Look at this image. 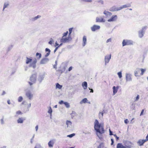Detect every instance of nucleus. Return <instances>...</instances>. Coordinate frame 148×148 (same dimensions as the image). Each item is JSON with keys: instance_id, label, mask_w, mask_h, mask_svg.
Wrapping results in <instances>:
<instances>
[{"instance_id": "1", "label": "nucleus", "mask_w": 148, "mask_h": 148, "mask_svg": "<svg viewBox=\"0 0 148 148\" xmlns=\"http://www.w3.org/2000/svg\"><path fill=\"white\" fill-rule=\"evenodd\" d=\"M94 128L97 132V135L98 137L101 139L102 138V134L104 133L103 128V124L102 123H99L98 121L96 119L94 122Z\"/></svg>"}, {"instance_id": "2", "label": "nucleus", "mask_w": 148, "mask_h": 148, "mask_svg": "<svg viewBox=\"0 0 148 148\" xmlns=\"http://www.w3.org/2000/svg\"><path fill=\"white\" fill-rule=\"evenodd\" d=\"M32 59L29 58L27 57V60L26 61V63L28 64L29 63L31 62L30 66H32L34 68L36 67V64L37 62V59H35L34 60L32 61Z\"/></svg>"}, {"instance_id": "3", "label": "nucleus", "mask_w": 148, "mask_h": 148, "mask_svg": "<svg viewBox=\"0 0 148 148\" xmlns=\"http://www.w3.org/2000/svg\"><path fill=\"white\" fill-rule=\"evenodd\" d=\"M71 40L72 38L71 36L68 35V36L67 37H66L64 38H62L60 40V41L62 43H66L69 42Z\"/></svg>"}, {"instance_id": "4", "label": "nucleus", "mask_w": 148, "mask_h": 148, "mask_svg": "<svg viewBox=\"0 0 148 148\" xmlns=\"http://www.w3.org/2000/svg\"><path fill=\"white\" fill-rule=\"evenodd\" d=\"M147 26H145L143 27L141 30L138 32L139 36L140 38H141L143 36L145 30Z\"/></svg>"}, {"instance_id": "5", "label": "nucleus", "mask_w": 148, "mask_h": 148, "mask_svg": "<svg viewBox=\"0 0 148 148\" xmlns=\"http://www.w3.org/2000/svg\"><path fill=\"white\" fill-rule=\"evenodd\" d=\"M36 75L35 74L32 75L30 78V80L32 82H29V83L30 86L32 85L34 83H35L36 81Z\"/></svg>"}, {"instance_id": "6", "label": "nucleus", "mask_w": 148, "mask_h": 148, "mask_svg": "<svg viewBox=\"0 0 148 148\" xmlns=\"http://www.w3.org/2000/svg\"><path fill=\"white\" fill-rule=\"evenodd\" d=\"M125 76L126 82L131 81H132V75L131 74L126 73Z\"/></svg>"}, {"instance_id": "7", "label": "nucleus", "mask_w": 148, "mask_h": 148, "mask_svg": "<svg viewBox=\"0 0 148 148\" xmlns=\"http://www.w3.org/2000/svg\"><path fill=\"white\" fill-rule=\"evenodd\" d=\"M111 58V55H106L105 57V64L106 65L107 63H108L110 59Z\"/></svg>"}, {"instance_id": "8", "label": "nucleus", "mask_w": 148, "mask_h": 148, "mask_svg": "<svg viewBox=\"0 0 148 148\" xmlns=\"http://www.w3.org/2000/svg\"><path fill=\"white\" fill-rule=\"evenodd\" d=\"M126 148H131L132 143L128 141H125L124 144Z\"/></svg>"}, {"instance_id": "9", "label": "nucleus", "mask_w": 148, "mask_h": 148, "mask_svg": "<svg viewBox=\"0 0 148 148\" xmlns=\"http://www.w3.org/2000/svg\"><path fill=\"white\" fill-rule=\"evenodd\" d=\"M117 18V16L116 15H113L110 19L108 20V21L109 22L115 21Z\"/></svg>"}, {"instance_id": "10", "label": "nucleus", "mask_w": 148, "mask_h": 148, "mask_svg": "<svg viewBox=\"0 0 148 148\" xmlns=\"http://www.w3.org/2000/svg\"><path fill=\"white\" fill-rule=\"evenodd\" d=\"M100 28V26L96 25H94L91 27V30L93 32H95L96 30L99 29Z\"/></svg>"}, {"instance_id": "11", "label": "nucleus", "mask_w": 148, "mask_h": 148, "mask_svg": "<svg viewBox=\"0 0 148 148\" xmlns=\"http://www.w3.org/2000/svg\"><path fill=\"white\" fill-rule=\"evenodd\" d=\"M96 20L97 22H105V20L102 17H97Z\"/></svg>"}, {"instance_id": "12", "label": "nucleus", "mask_w": 148, "mask_h": 148, "mask_svg": "<svg viewBox=\"0 0 148 148\" xmlns=\"http://www.w3.org/2000/svg\"><path fill=\"white\" fill-rule=\"evenodd\" d=\"M132 44L131 41L129 40H123L122 42L123 46H124Z\"/></svg>"}, {"instance_id": "13", "label": "nucleus", "mask_w": 148, "mask_h": 148, "mask_svg": "<svg viewBox=\"0 0 148 148\" xmlns=\"http://www.w3.org/2000/svg\"><path fill=\"white\" fill-rule=\"evenodd\" d=\"M120 10L119 7H116L115 6H113L111 7L109 9V10L112 12H114Z\"/></svg>"}, {"instance_id": "14", "label": "nucleus", "mask_w": 148, "mask_h": 148, "mask_svg": "<svg viewBox=\"0 0 148 148\" xmlns=\"http://www.w3.org/2000/svg\"><path fill=\"white\" fill-rule=\"evenodd\" d=\"M26 95L29 99H31L33 97V95L30 92H27L26 93Z\"/></svg>"}, {"instance_id": "15", "label": "nucleus", "mask_w": 148, "mask_h": 148, "mask_svg": "<svg viewBox=\"0 0 148 148\" xmlns=\"http://www.w3.org/2000/svg\"><path fill=\"white\" fill-rule=\"evenodd\" d=\"M145 141L144 140H139L137 142V143L138 144V145L140 146H141L143 145L144 143H145Z\"/></svg>"}, {"instance_id": "16", "label": "nucleus", "mask_w": 148, "mask_h": 148, "mask_svg": "<svg viewBox=\"0 0 148 148\" xmlns=\"http://www.w3.org/2000/svg\"><path fill=\"white\" fill-rule=\"evenodd\" d=\"M54 143V140H50L48 143V145L49 147L52 148L53 147V145Z\"/></svg>"}, {"instance_id": "17", "label": "nucleus", "mask_w": 148, "mask_h": 148, "mask_svg": "<svg viewBox=\"0 0 148 148\" xmlns=\"http://www.w3.org/2000/svg\"><path fill=\"white\" fill-rule=\"evenodd\" d=\"M130 6L131 5L130 3H128L126 5H122V6L119 7L120 10L122 9L123 8L130 7Z\"/></svg>"}, {"instance_id": "18", "label": "nucleus", "mask_w": 148, "mask_h": 148, "mask_svg": "<svg viewBox=\"0 0 148 148\" xmlns=\"http://www.w3.org/2000/svg\"><path fill=\"white\" fill-rule=\"evenodd\" d=\"M118 87L117 86L116 87H116L115 86H114L113 87L112 89H113V95H115V94L117 92V90H118Z\"/></svg>"}, {"instance_id": "19", "label": "nucleus", "mask_w": 148, "mask_h": 148, "mask_svg": "<svg viewBox=\"0 0 148 148\" xmlns=\"http://www.w3.org/2000/svg\"><path fill=\"white\" fill-rule=\"evenodd\" d=\"M82 87H83L84 89L85 90L87 88V83L86 82H84L82 83Z\"/></svg>"}, {"instance_id": "20", "label": "nucleus", "mask_w": 148, "mask_h": 148, "mask_svg": "<svg viewBox=\"0 0 148 148\" xmlns=\"http://www.w3.org/2000/svg\"><path fill=\"white\" fill-rule=\"evenodd\" d=\"M104 111L103 110L102 112H99V119H102L103 116Z\"/></svg>"}, {"instance_id": "21", "label": "nucleus", "mask_w": 148, "mask_h": 148, "mask_svg": "<svg viewBox=\"0 0 148 148\" xmlns=\"http://www.w3.org/2000/svg\"><path fill=\"white\" fill-rule=\"evenodd\" d=\"M25 119H23L22 118H19L17 121V123H23L24 120H25Z\"/></svg>"}, {"instance_id": "22", "label": "nucleus", "mask_w": 148, "mask_h": 148, "mask_svg": "<svg viewBox=\"0 0 148 148\" xmlns=\"http://www.w3.org/2000/svg\"><path fill=\"white\" fill-rule=\"evenodd\" d=\"M88 100L87 98H85L83 99L80 102V104H82L83 103H87Z\"/></svg>"}, {"instance_id": "23", "label": "nucleus", "mask_w": 148, "mask_h": 148, "mask_svg": "<svg viewBox=\"0 0 148 148\" xmlns=\"http://www.w3.org/2000/svg\"><path fill=\"white\" fill-rule=\"evenodd\" d=\"M83 46H84L86 45V37L85 36H84L83 38Z\"/></svg>"}, {"instance_id": "24", "label": "nucleus", "mask_w": 148, "mask_h": 148, "mask_svg": "<svg viewBox=\"0 0 148 148\" xmlns=\"http://www.w3.org/2000/svg\"><path fill=\"white\" fill-rule=\"evenodd\" d=\"M103 14L106 15L107 16H110L112 15V14L111 12L106 11H104V12H103Z\"/></svg>"}, {"instance_id": "25", "label": "nucleus", "mask_w": 148, "mask_h": 148, "mask_svg": "<svg viewBox=\"0 0 148 148\" xmlns=\"http://www.w3.org/2000/svg\"><path fill=\"white\" fill-rule=\"evenodd\" d=\"M140 69H137L134 72V74L135 76H138V73L140 72Z\"/></svg>"}, {"instance_id": "26", "label": "nucleus", "mask_w": 148, "mask_h": 148, "mask_svg": "<svg viewBox=\"0 0 148 148\" xmlns=\"http://www.w3.org/2000/svg\"><path fill=\"white\" fill-rule=\"evenodd\" d=\"M62 87V86L61 85H60L58 83H57L56 84V88H58L59 89H61Z\"/></svg>"}, {"instance_id": "27", "label": "nucleus", "mask_w": 148, "mask_h": 148, "mask_svg": "<svg viewBox=\"0 0 148 148\" xmlns=\"http://www.w3.org/2000/svg\"><path fill=\"white\" fill-rule=\"evenodd\" d=\"M52 112V110L51 107H50L49 108V110L48 112L50 114V118H51V116H52L51 113Z\"/></svg>"}, {"instance_id": "28", "label": "nucleus", "mask_w": 148, "mask_h": 148, "mask_svg": "<svg viewBox=\"0 0 148 148\" xmlns=\"http://www.w3.org/2000/svg\"><path fill=\"white\" fill-rule=\"evenodd\" d=\"M66 125H67V127H70V126L71 125V122L70 121H66Z\"/></svg>"}, {"instance_id": "29", "label": "nucleus", "mask_w": 148, "mask_h": 148, "mask_svg": "<svg viewBox=\"0 0 148 148\" xmlns=\"http://www.w3.org/2000/svg\"><path fill=\"white\" fill-rule=\"evenodd\" d=\"M139 99V96L138 95H137L136 97L134 99V101H138Z\"/></svg>"}, {"instance_id": "30", "label": "nucleus", "mask_w": 148, "mask_h": 148, "mask_svg": "<svg viewBox=\"0 0 148 148\" xmlns=\"http://www.w3.org/2000/svg\"><path fill=\"white\" fill-rule=\"evenodd\" d=\"M64 104L65 105L66 108H70V105L69 103L66 102H65L64 103Z\"/></svg>"}, {"instance_id": "31", "label": "nucleus", "mask_w": 148, "mask_h": 148, "mask_svg": "<svg viewBox=\"0 0 148 148\" xmlns=\"http://www.w3.org/2000/svg\"><path fill=\"white\" fill-rule=\"evenodd\" d=\"M36 56L37 57V59H39L41 57V54L40 53H36Z\"/></svg>"}, {"instance_id": "32", "label": "nucleus", "mask_w": 148, "mask_h": 148, "mask_svg": "<svg viewBox=\"0 0 148 148\" xmlns=\"http://www.w3.org/2000/svg\"><path fill=\"white\" fill-rule=\"evenodd\" d=\"M135 103H134V101L132 102L131 103V107L132 108L134 109L135 107Z\"/></svg>"}, {"instance_id": "33", "label": "nucleus", "mask_w": 148, "mask_h": 148, "mask_svg": "<svg viewBox=\"0 0 148 148\" xmlns=\"http://www.w3.org/2000/svg\"><path fill=\"white\" fill-rule=\"evenodd\" d=\"M54 41L53 39L52 38H51L50 40V41L48 43L50 45H52V43L54 42Z\"/></svg>"}, {"instance_id": "34", "label": "nucleus", "mask_w": 148, "mask_h": 148, "mask_svg": "<svg viewBox=\"0 0 148 148\" xmlns=\"http://www.w3.org/2000/svg\"><path fill=\"white\" fill-rule=\"evenodd\" d=\"M117 74L118 75L119 77L121 78L122 77V73L121 71H120Z\"/></svg>"}, {"instance_id": "35", "label": "nucleus", "mask_w": 148, "mask_h": 148, "mask_svg": "<svg viewBox=\"0 0 148 148\" xmlns=\"http://www.w3.org/2000/svg\"><path fill=\"white\" fill-rule=\"evenodd\" d=\"M68 33V31H67L66 32L64 33L63 34V36L62 37V38H64V37H66L67 36Z\"/></svg>"}, {"instance_id": "36", "label": "nucleus", "mask_w": 148, "mask_h": 148, "mask_svg": "<svg viewBox=\"0 0 148 148\" xmlns=\"http://www.w3.org/2000/svg\"><path fill=\"white\" fill-rule=\"evenodd\" d=\"M23 100V97L22 96H20L18 98V101L19 102H21Z\"/></svg>"}, {"instance_id": "37", "label": "nucleus", "mask_w": 148, "mask_h": 148, "mask_svg": "<svg viewBox=\"0 0 148 148\" xmlns=\"http://www.w3.org/2000/svg\"><path fill=\"white\" fill-rule=\"evenodd\" d=\"M75 135V133H73L67 136L70 138H72Z\"/></svg>"}, {"instance_id": "38", "label": "nucleus", "mask_w": 148, "mask_h": 148, "mask_svg": "<svg viewBox=\"0 0 148 148\" xmlns=\"http://www.w3.org/2000/svg\"><path fill=\"white\" fill-rule=\"evenodd\" d=\"M72 29H73V28H70L69 29V35H69V36H71V33H72Z\"/></svg>"}, {"instance_id": "39", "label": "nucleus", "mask_w": 148, "mask_h": 148, "mask_svg": "<svg viewBox=\"0 0 148 148\" xmlns=\"http://www.w3.org/2000/svg\"><path fill=\"white\" fill-rule=\"evenodd\" d=\"M50 51V50L49 49L47 48V52H48V53H47V57L49 55Z\"/></svg>"}, {"instance_id": "40", "label": "nucleus", "mask_w": 148, "mask_h": 148, "mask_svg": "<svg viewBox=\"0 0 148 148\" xmlns=\"http://www.w3.org/2000/svg\"><path fill=\"white\" fill-rule=\"evenodd\" d=\"M140 70H141V75H143L144 72L146 70L145 69H140Z\"/></svg>"}, {"instance_id": "41", "label": "nucleus", "mask_w": 148, "mask_h": 148, "mask_svg": "<svg viewBox=\"0 0 148 148\" xmlns=\"http://www.w3.org/2000/svg\"><path fill=\"white\" fill-rule=\"evenodd\" d=\"M46 61V60L45 59H42L41 62H40V63L41 64H43L44 63H45Z\"/></svg>"}, {"instance_id": "42", "label": "nucleus", "mask_w": 148, "mask_h": 148, "mask_svg": "<svg viewBox=\"0 0 148 148\" xmlns=\"http://www.w3.org/2000/svg\"><path fill=\"white\" fill-rule=\"evenodd\" d=\"M81 1H84L86 2H91L92 1V0H80Z\"/></svg>"}, {"instance_id": "43", "label": "nucleus", "mask_w": 148, "mask_h": 148, "mask_svg": "<svg viewBox=\"0 0 148 148\" xmlns=\"http://www.w3.org/2000/svg\"><path fill=\"white\" fill-rule=\"evenodd\" d=\"M76 114L73 111L71 113V116L72 117H74L75 116H76Z\"/></svg>"}, {"instance_id": "44", "label": "nucleus", "mask_w": 148, "mask_h": 148, "mask_svg": "<svg viewBox=\"0 0 148 148\" xmlns=\"http://www.w3.org/2000/svg\"><path fill=\"white\" fill-rule=\"evenodd\" d=\"M83 133L84 134H90V133L89 132H87L86 131H83Z\"/></svg>"}, {"instance_id": "45", "label": "nucleus", "mask_w": 148, "mask_h": 148, "mask_svg": "<svg viewBox=\"0 0 148 148\" xmlns=\"http://www.w3.org/2000/svg\"><path fill=\"white\" fill-rule=\"evenodd\" d=\"M41 147L40 145H36L34 148H41Z\"/></svg>"}, {"instance_id": "46", "label": "nucleus", "mask_w": 148, "mask_h": 148, "mask_svg": "<svg viewBox=\"0 0 148 148\" xmlns=\"http://www.w3.org/2000/svg\"><path fill=\"white\" fill-rule=\"evenodd\" d=\"M112 40V39L111 38H109L106 40V42L107 43L109 42H111Z\"/></svg>"}, {"instance_id": "47", "label": "nucleus", "mask_w": 148, "mask_h": 148, "mask_svg": "<svg viewBox=\"0 0 148 148\" xmlns=\"http://www.w3.org/2000/svg\"><path fill=\"white\" fill-rule=\"evenodd\" d=\"M16 113L17 114H22L21 112L20 111H18L16 112Z\"/></svg>"}, {"instance_id": "48", "label": "nucleus", "mask_w": 148, "mask_h": 148, "mask_svg": "<svg viewBox=\"0 0 148 148\" xmlns=\"http://www.w3.org/2000/svg\"><path fill=\"white\" fill-rule=\"evenodd\" d=\"M40 17V16H39V15H38L37 16L35 17L34 18V20H36L38 18H39V17Z\"/></svg>"}, {"instance_id": "49", "label": "nucleus", "mask_w": 148, "mask_h": 148, "mask_svg": "<svg viewBox=\"0 0 148 148\" xmlns=\"http://www.w3.org/2000/svg\"><path fill=\"white\" fill-rule=\"evenodd\" d=\"M8 4H5L3 6V10H4V9L6 8L8 6Z\"/></svg>"}, {"instance_id": "50", "label": "nucleus", "mask_w": 148, "mask_h": 148, "mask_svg": "<svg viewBox=\"0 0 148 148\" xmlns=\"http://www.w3.org/2000/svg\"><path fill=\"white\" fill-rule=\"evenodd\" d=\"M144 112V110H142L141 112V113L140 114V116H141L142 115H143V112Z\"/></svg>"}, {"instance_id": "51", "label": "nucleus", "mask_w": 148, "mask_h": 148, "mask_svg": "<svg viewBox=\"0 0 148 148\" xmlns=\"http://www.w3.org/2000/svg\"><path fill=\"white\" fill-rule=\"evenodd\" d=\"M98 2L100 3L101 4H103V1L102 0H100L98 1Z\"/></svg>"}, {"instance_id": "52", "label": "nucleus", "mask_w": 148, "mask_h": 148, "mask_svg": "<svg viewBox=\"0 0 148 148\" xmlns=\"http://www.w3.org/2000/svg\"><path fill=\"white\" fill-rule=\"evenodd\" d=\"M128 121L127 119H126L124 120V122L126 124H127L128 123Z\"/></svg>"}, {"instance_id": "53", "label": "nucleus", "mask_w": 148, "mask_h": 148, "mask_svg": "<svg viewBox=\"0 0 148 148\" xmlns=\"http://www.w3.org/2000/svg\"><path fill=\"white\" fill-rule=\"evenodd\" d=\"M59 47V46H57V47H56V48L54 50V53H55L56 51L57 50L58 48Z\"/></svg>"}, {"instance_id": "54", "label": "nucleus", "mask_w": 148, "mask_h": 148, "mask_svg": "<svg viewBox=\"0 0 148 148\" xmlns=\"http://www.w3.org/2000/svg\"><path fill=\"white\" fill-rule=\"evenodd\" d=\"M64 102L63 101L61 100V101H59V103L60 104H62L63 103H64Z\"/></svg>"}, {"instance_id": "55", "label": "nucleus", "mask_w": 148, "mask_h": 148, "mask_svg": "<svg viewBox=\"0 0 148 148\" xmlns=\"http://www.w3.org/2000/svg\"><path fill=\"white\" fill-rule=\"evenodd\" d=\"M109 132L110 135L111 136L113 135L112 134V132L110 130V129H109Z\"/></svg>"}, {"instance_id": "56", "label": "nucleus", "mask_w": 148, "mask_h": 148, "mask_svg": "<svg viewBox=\"0 0 148 148\" xmlns=\"http://www.w3.org/2000/svg\"><path fill=\"white\" fill-rule=\"evenodd\" d=\"M146 142L148 140V136H147L146 137V139L144 140Z\"/></svg>"}, {"instance_id": "57", "label": "nucleus", "mask_w": 148, "mask_h": 148, "mask_svg": "<svg viewBox=\"0 0 148 148\" xmlns=\"http://www.w3.org/2000/svg\"><path fill=\"white\" fill-rule=\"evenodd\" d=\"M111 145H112L113 144L114 142V141L113 139H111Z\"/></svg>"}, {"instance_id": "58", "label": "nucleus", "mask_w": 148, "mask_h": 148, "mask_svg": "<svg viewBox=\"0 0 148 148\" xmlns=\"http://www.w3.org/2000/svg\"><path fill=\"white\" fill-rule=\"evenodd\" d=\"M114 136L116 137V138L117 140H118L119 139V137H118L116 134H113Z\"/></svg>"}, {"instance_id": "59", "label": "nucleus", "mask_w": 148, "mask_h": 148, "mask_svg": "<svg viewBox=\"0 0 148 148\" xmlns=\"http://www.w3.org/2000/svg\"><path fill=\"white\" fill-rule=\"evenodd\" d=\"M59 46V44L57 42H56L55 43V47H56L57 46Z\"/></svg>"}, {"instance_id": "60", "label": "nucleus", "mask_w": 148, "mask_h": 148, "mask_svg": "<svg viewBox=\"0 0 148 148\" xmlns=\"http://www.w3.org/2000/svg\"><path fill=\"white\" fill-rule=\"evenodd\" d=\"M72 69V66L70 67L69 69H68L69 71H70Z\"/></svg>"}, {"instance_id": "61", "label": "nucleus", "mask_w": 148, "mask_h": 148, "mask_svg": "<svg viewBox=\"0 0 148 148\" xmlns=\"http://www.w3.org/2000/svg\"><path fill=\"white\" fill-rule=\"evenodd\" d=\"M89 89V90H90V92H93V90L92 89H90L89 88H88Z\"/></svg>"}, {"instance_id": "62", "label": "nucleus", "mask_w": 148, "mask_h": 148, "mask_svg": "<svg viewBox=\"0 0 148 148\" xmlns=\"http://www.w3.org/2000/svg\"><path fill=\"white\" fill-rule=\"evenodd\" d=\"M53 68L55 69H57V64H54L53 66Z\"/></svg>"}, {"instance_id": "63", "label": "nucleus", "mask_w": 148, "mask_h": 148, "mask_svg": "<svg viewBox=\"0 0 148 148\" xmlns=\"http://www.w3.org/2000/svg\"><path fill=\"white\" fill-rule=\"evenodd\" d=\"M36 131H37L38 129V125H37L36 127H35Z\"/></svg>"}, {"instance_id": "64", "label": "nucleus", "mask_w": 148, "mask_h": 148, "mask_svg": "<svg viewBox=\"0 0 148 148\" xmlns=\"http://www.w3.org/2000/svg\"><path fill=\"white\" fill-rule=\"evenodd\" d=\"M7 103L9 104H10V100H8L7 101Z\"/></svg>"}]
</instances>
